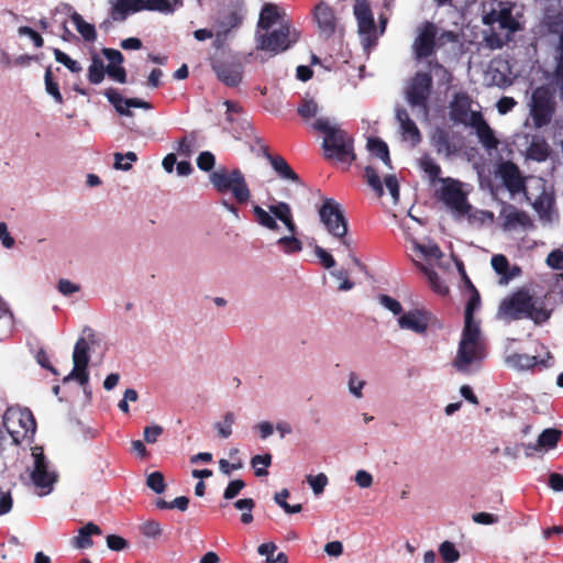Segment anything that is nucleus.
Instances as JSON below:
<instances>
[{"mask_svg": "<svg viewBox=\"0 0 563 563\" xmlns=\"http://www.w3.org/2000/svg\"><path fill=\"white\" fill-rule=\"evenodd\" d=\"M253 213L256 223L266 230L278 231L277 220L284 224L288 234L280 236L276 241V245L283 253L290 255L302 251L303 244L297 238L298 227L294 220L291 208L287 202L276 201L269 205L267 210L260 206H254Z\"/></svg>", "mask_w": 563, "mask_h": 563, "instance_id": "obj_1", "label": "nucleus"}, {"mask_svg": "<svg viewBox=\"0 0 563 563\" xmlns=\"http://www.w3.org/2000/svg\"><path fill=\"white\" fill-rule=\"evenodd\" d=\"M497 317L505 321L531 319L536 324H542L551 317V310L542 298L522 288L501 300Z\"/></svg>", "mask_w": 563, "mask_h": 563, "instance_id": "obj_2", "label": "nucleus"}, {"mask_svg": "<svg viewBox=\"0 0 563 563\" xmlns=\"http://www.w3.org/2000/svg\"><path fill=\"white\" fill-rule=\"evenodd\" d=\"M311 128L323 133L322 147L328 158H335L341 162L354 161L352 140L333 119L319 117L311 124Z\"/></svg>", "mask_w": 563, "mask_h": 563, "instance_id": "obj_3", "label": "nucleus"}, {"mask_svg": "<svg viewBox=\"0 0 563 563\" xmlns=\"http://www.w3.org/2000/svg\"><path fill=\"white\" fill-rule=\"evenodd\" d=\"M484 357L485 343L478 324H465L454 361L456 369L462 373L475 372Z\"/></svg>", "mask_w": 563, "mask_h": 563, "instance_id": "obj_4", "label": "nucleus"}, {"mask_svg": "<svg viewBox=\"0 0 563 563\" xmlns=\"http://www.w3.org/2000/svg\"><path fill=\"white\" fill-rule=\"evenodd\" d=\"M523 196L538 213L540 220L552 221L555 214V198L552 186L541 177L530 176Z\"/></svg>", "mask_w": 563, "mask_h": 563, "instance_id": "obj_5", "label": "nucleus"}, {"mask_svg": "<svg viewBox=\"0 0 563 563\" xmlns=\"http://www.w3.org/2000/svg\"><path fill=\"white\" fill-rule=\"evenodd\" d=\"M413 249L416 250L417 257L419 258L415 260V262L428 278V282L432 289L440 295H445L449 291V288L440 279L438 274L433 271L434 264H437V266L441 268L444 267V265L441 262L443 254L439 249L438 244L433 242H413Z\"/></svg>", "mask_w": 563, "mask_h": 563, "instance_id": "obj_6", "label": "nucleus"}, {"mask_svg": "<svg viewBox=\"0 0 563 563\" xmlns=\"http://www.w3.org/2000/svg\"><path fill=\"white\" fill-rule=\"evenodd\" d=\"M3 426L14 444L30 442L36 430V423L31 410L20 407H9L5 410Z\"/></svg>", "mask_w": 563, "mask_h": 563, "instance_id": "obj_7", "label": "nucleus"}, {"mask_svg": "<svg viewBox=\"0 0 563 563\" xmlns=\"http://www.w3.org/2000/svg\"><path fill=\"white\" fill-rule=\"evenodd\" d=\"M298 41V32L290 23H280L275 29L255 32L256 49L269 53L272 56L289 49Z\"/></svg>", "mask_w": 563, "mask_h": 563, "instance_id": "obj_8", "label": "nucleus"}, {"mask_svg": "<svg viewBox=\"0 0 563 563\" xmlns=\"http://www.w3.org/2000/svg\"><path fill=\"white\" fill-rule=\"evenodd\" d=\"M354 15L357 21L358 36L366 54L376 46L377 40L384 34L386 29V19H380V26L377 30L374 15L366 0H355Z\"/></svg>", "mask_w": 563, "mask_h": 563, "instance_id": "obj_9", "label": "nucleus"}, {"mask_svg": "<svg viewBox=\"0 0 563 563\" xmlns=\"http://www.w3.org/2000/svg\"><path fill=\"white\" fill-rule=\"evenodd\" d=\"M27 472L33 485L40 489V496L47 495L53 490L57 481V473L44 455L42 448H32Z\"/></svg>", "mask_w": 563, "mask_h": 563, "instance_id": "obj_10", "label": "nucleus"}, {"mask_svg": "<svg viewBox=\"0 0 563 563\" xmlns=\"http://www.w3.org/2000/svg\"><path fill=\"white\" fill-rule=\"evenodd\" d=\"M209 180L219 192L230 191L239 203H245L251 198L245 177L238 168L214 170L210 174Z\"/></svg>", "mask_w": 563, "mask_h": 563, "instance_id": "obj_11", "label": "nucleus"}, {"mask_svg": "<svg viewBox=\"0 0 563 563\" xmlns=\"http://www.w3.org/2000/svg\"><path fill=\"white\" fill-rule=\"evenodd\" d=\"M443 41L454 42L453 32L446 31L438 35V27L432 22H424L417 29V36L412 43V54L417 62L430 60L433 55L437 43Z\"/></svg>", "mask_w": 563, "mask_h": 563, "instance_id": "obj_12", "label": "nucleus"}, {"mask_svg": "<svg viewBox=\"0 0 563 563\" xmlns=\"http://www.w3.org/2000/svg\"><path fill=\"white\" fill-rule=\"evenodd\" d=\"M432 78L428 73L418 71L409 81L406 88V98L411 106L416 117L428 120V99L431 93Z\"/></svg>", "mask_w": 563, "mask_h": 563, "instance_id": "obj_13", "label": "nucleus"}, {"mask_svg": "<svg viewBox=\"0 0 563 563\" xmlns=\"http://www.w3.org/2000/svg\"><path fill=\"white\" fill-rule=\"evenodd\" d=\"M321 223L333 238H341L347 233V220L342 206L332 198H324L318 210Z\"/></svg>", "mask_w": 563, "mask_h": 563, "instance_id": "obj_14", "label": "nucleus"}, {"mask_svg": "<svg viewBox=\"0 0 563 563\" xmlns=\"http://www.w3.org/2000/svg\"><path fill=\"white\" fill-rule=\"evenodd\" d=\"M244 16V1L234 0L231 4V11L228 14L222 15L216 22V40L213 42L214 47L219 48L222 46L228 34L242 24Z\"/></svg>", "mask_w": 563, "mask_h": 563, "instance_id": "obj_15", "label": "nucleus"}, {"mask_svg": "<svg viewBox=\"0 0 563 563\" xmlns=\"http://www.w3.org/2000/svg\"><path fill=\"white\" fill-rule=\"evenodd\" d=\"M496 177L512 198L520 194L523 195L527 190L529 177H523L519 167L510 161L498 164Z\"/></svg>", "mask_w": 563, "mask_h": 563, "instance_id": "obj_16", "label": "nucleus"}, {"mask_svg": "<svg viewBox=\"0 0 563 563\" xmlns=\"http://www.w3.org/2000/svg\"><path fill=\"white\" fill-rule=\"evenodd\" d=\"M89 344L85 338L77 340L73 352V369L63 379V383L76 380L80 386H85L89 382V373L87 371L89 364Z\"/></svg>", "mask_w": 563, "mask_h": 563, "instance_id": "obj_17", "label": "nucleus"}, {"mask_svg": "<svg viewBox=\"0 0 563 563\" xmlns=\"http://www.w3.org/2000/svg\"><path fill=\"white\" fill-rule=\"evenodd\" d=\"M442 183L439 189V198L445 203L451 210L459 214H465L468 211L470 206L466 201V196L461 188V183L453 178H441Z\"/></svg>", "mask_w": 563, "mask_h": 563, "instance_id": "obj_18", "label": "nucleus"}, {"mask_svg": "<svg viewBox=\"0 0 563 563\" xmlns=\"http://www.w3.org/2000/svg\"><path fill=\"white\" fill-rule=\"evenodd\" d=\"M530 114L537 128L550 123L553 114V104L548 89L539 87L533 90L530 100Z\"/></svg>", "mask_w": 563, "mask_h": 563, "instance_id": "obj_19", "label": "nucleus"}, {"mask_svg": "<svg viewBox=\"0 0 563 563\" xmlns=\"http://www.w3.org/2000/svg\"><path fill=\"white\" fill-rule=\"evenodd\" d=\"M451 117L455 122L471 126L483 115L479 111L472 109V100L466 93L459 92L451 102Z\"/></svg>", "mask_w": 563, "mask_h": 563, "instance_id": "obj_20", "label": "nucleus"}, {"mask_svg": "<svg viewBox=\"0 0 563 563\" xmlns=\"http://www.w3.org/2000/svg\"><path fill=\"white\" fill-rule=\"evenodd\" d=\"M541 352L534 355L512 353L506 357V364L517 371H529L534 367H547L550 360V353L541 345Z\"/></svg>", "mask_w": 563, "mask_h": 563, "instance_id": "obj_21", "label": "nucleus"}, {"mask_svg": "<svg viewBox=\"0 0 563 563\" xmlns=\"http://www.w3.org/2000/svg\"><path fill=\"white\" fill-rule=\"evenodd\" d=\"M397 323L401 330L411 331L416 334H424L429 328L430 314L423 309H411L404 312L397 319Z\"/></svg>", "mask_w": 563, "mask_h": 563, "instance_id": "obj_22", "label": "nucleus"}, {"mask_svg": "<svg viewBox=\"0 0 563 563\" xmlns=\"http://www.w3.org/2000/svg\"><path fill=\"white\" fill-rule=\"evenodd\" d=\"M504 229L507 231L528 230L533 227L529 214L512 205H505L500 211Z\"/></svg>", "mask_w": 563, "mask_h": 563, "instance_id": "obj_23", "label": "nucleus"}, {"mask_svg": "<svg viewBox=\"0 0 563 563\" xmlns=\"http://www.w3.org/2000/svg\"><path fill=\"white\" fill-rule=\"evenodd\" d=\"M280 23H289L285 19V14L280 12L276 4L265 3L261 10L255 32H263L269 29H275L279 26Z\"/></svg>", "mask_w": 563, "mask_h": 563, "instance_id": "obj_24", "label": "nucleus"}, {"mask_svg": "<svg viewBox=\"0 0 563 563\" xmlns=\"http://www.w3.org/2000/svg\"><path fill=\"white\" fill-rule=\"evenodd\" d=\"M396 119L399 123L402 140L409 142L412 147L418 145L421 142V133L408 112L405 109H397Z\"/></svg>", "mask_w": 563, "mask_h": 563, "instance_id": "obj_25", "label": "nucleus"}, {"mask_svg": "<svg viewBox=\"0 0 563 563\" xmlns=\"http://www.w3.org/2000/svg\"><path fill=\"white\" fill-rule=\"evenodd\" d=\"M213 70L218 79L229 87H235L242 80L243 68L239 63H218L213 65Z\"/></svg>", "mask_w": 563, "mask_h": 563, "instance_id": "obj_26", "label": "nucleus"}, {"mask_svg": "<svg viewBox=\"0 0 563 563\" xmlns=\"http://www.w3.org/2000/svg\"><path fill=\"white\" fill-rule=\"evenodd\" d=\"M485 24H498L503 30L515 32L519 29L518 21L512 16L510 8L503 7L499 10H493L484 16Z\"/></svg>", "mask_w": 563, "mask_h": 563, "instance_id": "obj_27", "label": "nucleus"}, {"mask_svg": "<svg viewBox=\"0 0 563 563\" xmlns=\"http://www.w3.org/2000/svg\"><path fill=\"white\" fill-rule=\"evenodd\" d=\"M490 263L496 274L499 275V284L501 285H507L521 273L518 266L510 267L507 257L503 254L494 255Z\"/></svg>", "mask_w": 563, "mask_h": 563, "instance_id": "obj_28", "label": "nucleus"}, {"mask_svg": "<svg viewBox=\"0 0 563 563\" xmlns=\"http://www.w3.org/2000/svg\"><path fill=\"white\" fill-rule=\"evenodd\" d=\"M111 18L124 21L128 15L144 10L142 0H111Z\"/></svg>", "mask_w": 563, "mask_h": 563, "instance_id": "obj_29", "label": "nucleus"}, {"mask_svg": "<svg viewBox=\"0 0 563 563\" xmlns=\"http://www.w3.org/2000/svg\"><path fill=\"white\" fill-rule=\"evenodd\" d=\"M471 128L475 130L479 143L487 152L497 150L499 141L495 136L493 129L487 124L483 117L477 119V121L474 122Z\"/></svg>", "mask_w": 563, "mask_h": 563, "instance_id": "obj_30", "label": "nucleus"}, {"mask_svg": "<svg viewBox=\"0 0 563 563\" xmlns=\"http://www.w3.org/2000/svg\"><path fill=\"white\" fill-rule=\"evenodd\" d=\"M264 156L268 159L271 166L280 178L292 183L299 181L298 175L292 170L284 157L279 155H272L267 150L264 151Z\"/></svg>", "mask_w": 563, "mask_h": 563, "instance_id": "obj_31", "label": "nucleus"}, {"mask_svg": "<svg viewBox=\"0 0 563 563\" xmlns=\"http://www.w3.org/2000/svg\"><path fill=\"white\" fill-rule=\"evenodd\" d=\"M314 15L320 31L328 36L331 35L335 29V18L332 9L324 3H320L316 7Z\"/></svg>", "mask_w": 563, "mask_h": 563, "instance_id": "obj_32", "label": "nucleus"}, {"mask_svg": "<svg viewBox=\"0 0 563 563\" xmlns=\"http://www.w3.org/2000/svg\"><path fill=\"white\" fill-rule=\"evenodd\" d=\"M104 96L107 97L108 101L114 107L115 111H120L119 106L121 103H125V106L128 107L141 108L145 110L152 109L151 103H148L147 101L137 98H123L114 88H108L104 91Z\"/></svg>", "mask_w": 563, "mask_h": 563, "instance_id": "obj_33", "label": "nucleus"}, {"mask_svg": "<svg viewBox=\"0 0 563 563\" xmlns=\"http://www.w3.org/2000/svg\"><path fill=\"white\" fill-rule=\"evenodd\" d=\"M487 75L490 79V84L494 86L505 88L512 84V79L508 74V65L506 63L492 64Z\"/></svg>", "mask_w": 563, "mask_h": 563, "instance_id": "obj_34", "label": "nucleus"}, {"mask_svg": "<svg viewBox=\"0 0 563 563\" xmlns=\"http://www.w3.org/2000/svg\"><path fill=\"white\" fill-rule=\"evenodd\" d=\"M92 534H101V529L93 522H88L78 531V536L71 540V544L76 549H88L92 547Z\"/></svg>", "mask_w": 563, "mask_h": 563, "instance_id": "obj_35", "label": "nucleus"}, {"mask_svg": "<svg viewBox=\"0 0 563 563\" xmlns=\"http://www.w3.org/2000/svg\"><path fill=\"white\" fill-rule=\"evenodd\" d=\"M432 145L440 155L450 157L456 152L455 145L450 141L449 133L444 130H437L432 137Z\"/></svg>", "mask_w": 563, "mask_h": 563, "instance_id": "obj_36", "label": "nucleus"}, {"mask_svg": "<svg viewBox=\"0 0 563 563\" xmlns=\"http://www.w3.org/2000/svg\"><path fill=\"white\" fill-rule=\"evenodd\" d=\"M550 155V146L544 139L533 137L527 148V157L536 162H544Z\"/></svg>", "mask_w": 563, "mask_h": 563, "instance_id": "obj_37", "label": "nucleus"}, {"mask_svg": "<svg viewBox=\"0 0 563 563\" xmlns=\"http://www.w3.org/2000/svg\"><path fill=\"white\" fill-rule=\"evenodd\" d=\"M144 10L173 13L183 5L181 0H142Z\"/></svg>", "mask_w": 563, "mask_h": 563, "instance_id": "obj_38", "label": "nucleus"}, {"mask_svg": "<svg viewBox=\"0 0 563 563\" xmlns=\"http://www.w3.org/2000/svg\"><path fill=\"white\" fill-rule=\"evenodd\" d=\"M70 18L76 26V30L84 37L85 41L93 42L96 40V29L91 23L86 22L84 18L75 11L70 14Z\"/></svg>", "mask_w": 563, "mask_h": 563, "instance_id": "obj_39", "label": "nucleus"}, {"mask_svg": "<svg viewBox=\"0 0 563 563\" xmlns=\"http://www.w3.org/2000/svg\"><path fill=\"white\" fill-rule=\"evenodd\" d=\"M104 63L103 60L97 55L93 54L91 56V63L88 67V80L92 85H99L104 79V73L106 71Z\"/></svg>", "mask_w": 563, "mask_h": 563, "instance_id": "obj_40", "label": "nucleus"}, {"mask_svg": "<svg viewBox=\"0 0 563 563\" xmlns=\"http://www.w3.org/2000/svg\"><path fill=\"white\" fill-rule=\"evenodd\" d=\"M367 148L373 155L380 158L385 165L390 166L389 151L385 142L377 137H369Z\"/></svg>", "mask_w": 563, "mask_h": 563, "instance_id": "obj_41", "label": "nucleus"}, {"mask_svg": "<svg viewBox=\"0 0 563 563\" xmlns=\"http://www.w3.org/2000/svg\"><path fill=\"white\" fill-rule=\"evenodd\" d=\"M418 165L432 183L439 178L441 174V167L430 155L426 154L421 156L418 161Z\"/></svg>", "mask_w": 563, "mask_h": 563, "instance_id": "obj_42", "label": "nucleus"}, {"mask_svg": "<svg viewBox=\"0 0 563 563\" xmlns=\"http://www.w3.org/2000/svg\"><path fill=\"white\" fill-rule=\"evenodd\" d=\"M236 416L232 411H227L223 415V418L221 421H218L214 423V429L218 432V435L221 439H228L232 434V427L235 423Z\"/></svg>", "mask_w": 563, "mask_h": 563, "instance_id": "obj_43", "label": "nucleus"}, {"mask_svg": "<svg viewBox=\"0 0 563 563\" xmlns=\"http://www.w3.org/2000/svg\"><path fill=\"white\" fill-rule=\"evenodd\" d=\"M13 327V317L0 298V341L9 336Z\"/></svg>", "mask_w": 563, "mask_h": 563, "instance_id": "obj_44", "label": "nucleus"}, {"mask_svg": "<svg viewBox=\"0 0 563 563\" xmlns=\"http://www.w3.org/2000/svg\"><path fill=\"white\" fill-rule=\"evenodd\" d=\"M276 545L273 542L262 543L257 548L258 554L266 556V563H288L287 555L283 552L274 555Z\"/></svg>", "mask_w": 563, "mask_h": 563, "instance_id": "obj_45", "label": "nucleus"}, {"mask_svg": "<svg viewBox=\"0 0 563 563\" xmlns=\"http://www.w3.org/2000/svg\"><path fill=\"white\" fill-rule=\"evenodd\" d=\"M560 437L561 431L552 428L545 429L539 435L537 446H540L541 450H551L558 444Z\"/></svg>", "mask_w": 563, "mask_h": 563, "instance_id": "obj_46", "label": "nucleus"}, {"mask_svg": "<svg viewBox=\"0 0 563 563\" xmlns=\"http://www.w3.org/2000/svg\"><path fill=\"white\" fill-rule=\"evenodd\" d=\"M431 77L433 76L439 85H449L452 79L451 73L437 60H428Z\"/></svg>", "mask_w": 563, "mask_h": 563, "instance_id": "obj_47", "label": "nucleus"}, {"mask_svg": "<svg viewBox=\"0 0 563 563\" xmlns=\"http://www.w3.org/2000/svg\"><path fill=\"white\" fill-rule=\"evenodd\" d=\"M45 91L54 99L58 104L64 102V98L59 91L58 84L53 79L52 71L49 68L46 69L44 75Z\"/></svg>", "mask_w": 563, "mask_h": 563, "instance_id": "obj_48", "label": "nucleus"}, {"mask_svg": "<svg viewBox=\"0 0 563 563\" xmlns=\"http://www.w3.org/2000/svg\"><path fill=\"white\" fill-rule=\"evenodd\" d=\"M365 385V379H363L357 373L351 372L349 374L347 389L349 393L356 399L363 398V388Z\"/></svg>", "mask_w": 563, "mask_h": 563, "instance_id": "obj_49", "label": "nucleus"}, {"mask_svg": "<svg viewBox=\"0 0 563 563\" xmlns=\"http://www.w3.org/2000/svg\"><path fill=\"white\" fill-rule=\"evenodd\" d=\"M439 553L446 563H455L461 556L459 550L451 541H443L439 547Z\"/></svg>", "mask_w": 563, "mask_h": 563, "instance_id": "obj_50", "label": "nucleus"}, {"mask_svg": "<svg viewBox=\"0 0 563 563\" xmlns=\"http://www.w3.org/2000/svg\"><path fill=\"white\" fill-rule=\"evenodd\" d=\"M272 464V455L263 454V455H254L251 460V465L255 471V475L258 477L267 475V467Z\"/></svg>", "mask_w": 563, "mask_h": 563, "instance_id": "obj_51", "label": "nucleus"}, {"mask_svg": "<svg viewBox=\"0 0 563 563\" xmlns=\"http://www.w3.org/2000/svg\"><path fill=\"white\" fill-rule=\"evenodd\" d=\"M54 57L56 62L63 64L71 73L79 74L82 70V67L77 60L70 58L66 53L58 48L54 49Z\"/></svg>", "mask_w": 563, "mask_h": 563, "instance_id": "obj_52", "label": "nucleus"}, {"mask_svg": "<svg viewBox=\"0 0 563 563\" xmlns=\"http://www.w3.org/2000/svg\"><path fill=\"white\" fill-rule=\"evenodd\" d=\"M137 161V156L134 152H128L125 154H114V168L120 170H130L132 163Z\"/></svg>", "mask_w": 563, "mask_h": 563, "instance_id": "obj_53", "label": "nucleus"}, {"mask_svg": "<svg viewBox=\"0 0 563 563\" xmlns=\"http://www.w3.org/2000/svg\"><path fill=\"white\" fill-rule=\"evenodd\" d=\"M377 299L379 305L390 311L394 316L399 318L404 313L402 306L397 299L388 295H380Z\"/></svg>", "mask_w": 563, "mask_h": 563, "instance_id": "obj_54", "label": "nucleus"}, {"mask_svg": "<svg viewBox=\"0 0 563 563\" xmlns=\"http://www.w3.org/2000/svg\"><path fill=\"white\" fill-rule=\"evenodd\" d=\"M364 176L366 178L367 184L372 187V189L379 197H382L384 195V189H383V185H382V181H380V178L378 176L377 170L374 167H372V166H367L365 168V175Z\"/></svg>", "mask_w": 563, "mask_h": 563, "instance_id": "obj_55", "label": "nucleus"}, {"mask_svg": "<svg viewBox=\"0 0 563 563\" xmlns=\"http://www.w3.org/2000/svg\"><path fill=\"white\" fill-rule=\"evenodd\" d=\"M479 303H481V298H479V294L474 290L473 294L471 295L468 301H467V305H466V309H465V324H477L473 318V313L476 309L479 308Z\"/></svg>", "mask_w": 563, "mask_h": 563, "instance_id": "obj_56", "label": "nucleus"}, {"mask_svg": "<svg viewBox=\"0 0 563 563\" xmlns=\"http://www.w3.org/2000/svg\"><path fill=\"white\" fill-rule=\"evenodd\" d=\"M140 530L144 537L150 539H158L163 533L161 523L155 520L144 522L141 525Z\"/></svg>", "mask_w": 563, "mask_h": 563, "instance_id": "obj_57", "label": "nucleus"}, {"mask_svg": "<svg viewBox=\"0 0 563 563\" xmlns=\"http://www.w3.org/2000/svg\"><path fill=\"white\" fill-rule=\"evenodd\" d=\"M222 104L225 107L227 111H225V119L229 123H238L240 121V118L242 115V108L240 107L239 103L236 102H233V101H230V100H224L222 102Z\"/></svg>", "mask_w": 563, "mask_h": 563, "instance_id": "obj_58", "label": "nucleus"}, {"mask_svg": "<svg viewBox=\"0 0 563 563\" xmlns=\"http://www.w3.org/2000/svg\"><path fill=\"white\" fill-rule=\"evenodd\" d=\"M319 107L317 102L312 99H305L302 103L298 107V113L301 118L308 120L318 114Z\"/></svg>", "mask_w": 563, "mask_h": 563, "instance_id": "obj_59", "label": "nucleus"}, {"mask_svg": "<svg viewBox=\"0 0 563 563\" xmlns=\"http://www.w3.org/2000/svg\"><path fill=\"white\" fill-rule=\"evenodd\" d=\"M307 482L310 485L311 489L313 490L314 495H320L323 493L327 484H328V477L323 473H319L318 475H308Z\"/></svg>", "mask_w": 563, "mask_h": 563, "instance_id": "obj_60", "label": "nucleus"}, {"mask_svg": "<svg viewBox=\"0 0 563 563\" xmlns=\"http://www.w3.org/2000/svg\"><path fill=\"white\" fill-rule=\"evenodd\" d=\"M547 24L549 32L559 35V45L563 46V16L561 14L549 16Z\"/></svg>", "mask_w": 563, "mask_h": 563, "instance_id": "obj_61", "label": "nucleus"}, {"mask_svg": "<svg viewBox=\"0 0 563 563\" xmlns=\"http://www.w3.org/2000/svg\"><path fill=\"white\" fill-rule=\"evenodd\" d=\"M146 485L156 494H162L165 490V481L161 472H153L146 478Z\"/></svg>", "mask_w": 563, "mask_h": 563, "instance_id": "obj_62", "label": "nucleus"}, {"mask_svg": "<svg viewBox=\"0 0 563 563\" xmlns=\"http://www.w3.org/2000/svg\"><path fill=\"white\" fill-rule=\"evenodd\" d=\"M216 164V157L211 152H202L197 158V165L201 170L210 172Z\"/></svg>", "mask_w": 563, "mask_h": 563, "instance_id": "obj_63", "label": "nucleus"}, {"mask_svg": "<svg viewBox=\"0 0 563 563\" xmlns=\"http://www.w3.org/2000/svg\"><path fill=\"white\" fill-rule=\"evenodd\" d=\"M545 263L553 269H563V252L561 250L552 251L548 255Z\"/></svg>", "mask_w": 563, "mask_h": 563, "instance_id": "obj_64", "label": "nucleus"}]
</instances>
